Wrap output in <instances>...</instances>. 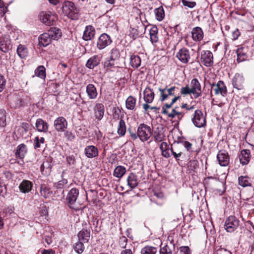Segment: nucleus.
<instances>
[{"mask_svg":"<svg viewBox=\"0 0 254 254\" xmlns=\"http://www.w3.org/2000/svg\"><path fill=\"white\" fill-rule=\"evenodd\" d=\"M17 53L21 58H24L27 55V50L24 46L20 45L17 49Z\"/></svg>","mask_w":254,"mask_h":254,"instance_id":"nucleus-46","label":"nucleus"},{"mask_svg":"<svg viewBox=\"0 0 254 254\" xmlns=\"http://www.w3.org/2000/svg\"><path fill=\"white\" fill-rule=\"evenodd\" d=\"M251 158V152L249 149H243L241 152L240 155V161L244 165L248 164Z\"/></svg>","mask_w":254,"mask_h":254,"instance_id":"nucleus-24","label":"nucleus"},{"mask_svg":"<svg viewBox=\"0 0 254 254\" xmlns=\"http://www.w3.org/2000/svg\"><path fill=\"white\" fill-rule=\"evenodd\" d=\"M136 104V99L132 96H129L126 100V106L127 109L133 110Z\"/></svg>","mask_w":254,"mask_h":254,"instance_id":"nucleus-40","label":"nucleus"},{"mask_svg":"<svg viewBox=\"0 0 254 254\" xmlns=\"http://www.w3.org/2000/svg\"><path fill=\"white\" fill-rule=\"evenodd\" d=\"M239 184L243 187L251 186L252 182L247 176H240L238 179Z\"/></svg>","mask_w":254,"mask_h":254,"instance_id":"nucleus-37","label":"nucleus"},{"mask_svg":"<svg viewBox=\"0 0 254 254\" xmlns=\"http://www.w3.org/2000/svg\"><path fill=\"white\" fill-rule=\"evenodd\" d=\"M160 149L161 150V154L163 157L167 158L170 157V147L167 142H161L160 145Z\"/></svg>","mask_w":254,"mask_h":254,"instance_id":"nucleus-29","label":"nucleus"},{"mask_svg":"<svg viewBox=\"0 0 254 254\" xmlns=\"http://www.w3.org/2000/svg\"><path fill=\"white\" fill-rule=\"evenodd\" d=\"M54 126L58 131H64L67 127V122L63 117L57 118L54 122Z\"/></svg>","mask_w":254,"mask_h":254,"instance_id":"nucleus-12","label":"nucleus"},{"mask_svg":"<svg viewBox=\"0 0 254 254\" xmlns=\"http://www.w3.org/2000/svg\"><path fill=\"white\" fill-rule=\"evenodd\" d=\"M67 182L66 180H63L56 183L54 185V187L57 189L59 190L60 192L61 193V197L64 196V190H63V188L64 185H65L67 184Z\"/></svg>","mask_w":254,"mask_h":254,"instance_id":"nucleus-45","label":"nucleus"},{"mask_svg":"<svg viewBox=\"0 0 254 254\" xmlns=\"http://www.w3.org/2000/svg\"><path fill=\"white\" fill-rule=\"evenodd\" d=\"M90 236V231L83 229L78 234L79 241L85 243L88 242Z\"/></svg>","mask_w":254,"mask_h":254,"instance_id":"nucleus-28","label":"nucleus"},{"mask_svg":"<svg viewBox=\"0 0 254 254\" xmlns=\"http://www.w3.org/2000/svg\"><path fill=\"white\" fill-rule=\"evenodd\" d=\"M190 86L191 93L194 95L195 98H197L201 96V85L196 78H193L191 80Z\"/></svg>","mask_w":254,"mask_h":254,"instance_id":"nucleus-14","label":"nucleus"},{"mask_svg":"<svg viewBox=\"0 0 254 254\" xmlns=\"http://www.w3.org/2000/svg\"><path fill=\"white\" fill-rule=\"evenodd\" d=\"M184 116L183 112H179L177 110L176 113L175 115H171L170 118L174 119L175 121L179 122V121L183 118Z\"/></svg>","mask_w":254,"mask_h":254,"instance_id":"nucleus-52","label":"nucleus"},{"mask_svg":"<svg viewBox=\"0 0 254 254\" xmlns=\"http://www.w3.org/2000/svg\"><path fill=\"white\" fill-rule=\"evenodd\" d=\"M6 192V188L3 183L0 182V195L4 197Z\"/></svg>","mask_w":254,"mask_h":254,"instance_id":"nucleus-58","label":"nucleus"},{"mask_svg":"<svg viewBox=\"0 0 254 254\" xmlns=\"http://www.w3.org/2000/svg\"><path fill=\"white\" fill-rule=\"evenodd\" d=\"M178 109V108H175L173 109L171 112H169V111L168 110H167L165 108H163L162 113L163 114H165V115H167V116L169 118H170V115H175Z\"/></svg>","mask_w":254,"mask_h":254,"instance_id":"nucleus-55","label":"nucleus"},{"mask_svg":"<svg viewBox=\"0 0 254 254\" xmlns=\"http://www.w3.org/2000/svg\"><path fill=\"white\" fill-rule=\"evenodd\" d=\"M62 11L65 15L71 19L74 20L78 18V10L72 1H64L63 4Z\"/></svg>","mask_w":254,"mask_h":254,"instance_id":"nucleus-1","label":"nucleus"},{"mask_svg":"<svg viewBox=\"0 0 254 254\" xmlns=\"http://www.w3.org/2000/svg\"><path fill=\"white\" fill-rule=\"evenodd\" d=\"M126 132V126L125 121L121 119L118 127V133L121 136H124Z\"/></svg>","mask_w":254,"mask_h":254,"instance_id":"nucleus-39","label":"nucleus"},{"mask_svg":"<svg viewBox=\"0 0 254 254\" xmlns=\"http://www.w3.org/2000/svg\"><path fill=\"white\" fill-rule=\"evenodd\" d=\"M6 113L4 110L0 109V127H4L6 125Z\"/></svg>","mask_w":254,"mask_h":254,"instance_id":"nucleus-47","label":"nucleus"},{"mask_svg":"<svg viewBox=\"0 0 254 254\" xmlns=\"http://www.w3.org/2000/svg\"><path fill=\"white\" fill-rule=\"evenodd\" d=\"M99 151L97 146L92 145H87L84 149V154L86 158L92 159L99 156Z\"/></svg>","mask_w":254,"mask_h":254,"instance_id":"nucleus-7","label":"nucleus"},{"mask_svg":"<svg viewBox=\"0 0 254 254\" xmlns=\"http://www.w3.org/2000/svg\"><path fill=\"white\" fill-rule=\"evenodd\" d=\"M52 40H57L62 36L61 30L57 28L53 27L48 31Z\"/></svg>","mask_w":254,"mask_h":254,"instance_id":"nucleus-31","label":"nucleus"},{"mask_svg":"<svg viewBox=\"0 0 254 254\" xmlns=\"http://www.w3.org/2000/svg\"><path fill=\"white\" fill-rule=\"evenodd\" d=\"M51 37L48 32L43 33L39 38V43L43 47L48 46L51 43Z\"/></svg>","mask_w":254,"mask_h":254,"instance_id":"nucleus-27","label":"nucleus"},{"mask_svg":"<svg viewBox=\"0 0 254 254\" xmlns=\"http://www.w3.org/2000/svg\"><path fill=\"white\" fill-rule=\"evenodd\" d=\"M37 130L39 132L46 133L48 131V123L42 119H38L35 124Z\"/></svg>","mask_w":254,"mask_h":254,"instance_id":"nucleus-21","label":"nucleus"},{"mask_svg":"<svg viewBox=\"0 0 254 254\" xmlns=\"http://www.w3.org/2000/svg\"><path fill=\"white\" fill-rule=\"evenodd\" d=\"M182 4L186 7L192 8L196 5V2L192 1H189L187 0H181Z\"/></svg>","mask_w":254,"mask_h":254,"instance_id":"nucleus-53","label":"nucleus"},{"mask_svg":"<svg viewBox=\"0 0 254 254\" xmlns=\"http://www.w3.org/2000/svg\"><path fill=\"white\" fill-rule=\"evenodd\" d=\"M95 33V29L93 26H87L83 33V39L85 41L91 40L94 37Z\"/></svg>","mask_w":254,"mask_h":254,"instance_id":"nucleus-23","label":"nucleus"},{"mask_svg":"<svg viewBox=\"0 0 254 254\" xmlns=\"http://www.w3.org/2000/svg\"><path fill=\"white\" fill-rule=\"evenodd\" d=\"M245 79L243 75L237 73L232 79V84L234 88L238 90L244 88Z\"/></svg>","mask_w":254,"mask_h":254,"instance_id":"nucleus-11","label":"nucleus"},{"mask_svg":"<svg viewBox=\"0 0 254 254\" xmlns=\"http://www.w3.org/2000/svg\"><path fill=\"white\" fill-rule=\"evenodd\" d=\"M138 138L143 142L147 141L151 136L150 127L144 124H141L137 128Z\"/></svg>","mask_w":254,"mask_h":254,"instance_id":"nucleus-2","label":"nucleus"},{"mask_svg":"<svg viewBox=\"0 0 254 254\" xmlns=\"http://www.w3.org/2000/svg\"><path fill=\"white\" fill-rule=\"evenodd\" d=\"M35 74L36 76L44 79L46 77V69L43 65L39 66L35 70Z\"/></svg>","mask_w":254,"mask_h":254,"instance_id":"nucleus-43","label":"nucleus"},{"mask_svg":"<svg viewBox=\"0 0 254 254\" xmlns=\"http://www.w3.org/2000/svg\"><path fill=\"white\" fill-rule=\"evenodd\" d=\"M192 122L193 125L197 127H203L206 125L205 116L201 110H196L195 111Z\"/></svg>","mask_w":254,"mask_h":254,"instance_id":"nucleus-5","label":"nucleus"},{"mask_svg":"<svg viewBox=\"0 0 254 254\" xmlns=\"http://www.w3.org/2000/svg\"><path fill=\"white\" fill-rule=\"evenodd\" d=\"M176 88L175 86H172L169 88L167 87L164 88H159L158 90L160 92V100L163 101L166 100L169 96H174Z\"/></svg>","mask_w":254,"mask_h":254,"instance_id":"nucleus-15","label":"nucleus"},{"mask_svg":"<svg viewBox=\"0 0 254 254\" xmlns=\"http://www.w3.org/2000/svg\"><path fill=\"white\" fill-rule=\"evenodd\" d=\"M64 135L69 140H72L75 138V136L73 133L71 131L68 130L65 131Z\"/></svg>","mask_w":254,"mask_h":254,"instance_id":"nucleus-62","label":"nucleus"},{"mask_svg":"<svg viewBox=\"0 0 254 254\" xmlns=\"http://www.w3.org/2000/svg\"><path fill=\"white\" fill-rule=\"evenodd\" d=\"M27 152L26 146L24 144H21L17 146L15 153L17 158L23 159Z\"/></svg>","mask_w":254,"mask_h":254,"instance_id":"nucleus-32","label":"nucleus"},{"mask_svg":"<svg viewBox=\"0 0 254 254\" xmlns=\"http://www.w3.org/2000/svg\"><path fill=\"white\" fill-rule=\"evenodd\" d=\"M101 57L99 55H94L90 57L86 63V66L89 69H93L97 66L100 63Z\"/></svg>","mask_w":254,"mask_h":254,"instance_id":"nucleus-18","label":"nucleus"},{"mask_svg":"<svg viewBox=\"0 0 254 254\" xmlns=\"http://www.w3.org/2000/svg\"><path fill=\"white\" fill-rule=\"evenodd\" d=\"M40 20L47 25H53L56 17L51 12L42 11L39 15Z\"/></svg>","mask_w":254,"mask_h":254,"instance_id":"nucleus-6","label":"nucleus"},{"mask_svg":"<svg viewBox=\"0 0 254 254\" xmlns=\"http://www.w3.org/2000/svg\"><path fill=\"white\" fill-rule=\"evenodd\" d=\"M155 14L156 19L160 21L163 20L165 16V12L164 8L162 6H160L158 8L155 9L154 10Z\"/></svg>","mask_w":254,"mask_h":254,"instance_id":"nucleus-41","label":"nucleus"},{"mask_svg":"<svg viewBox=\"0 0 254 254\" xmlns=\"http://www.w3.org/2000/svg\"><path fill=\"white\" fill-rule=\"evenodd\" d=\"M126 168L123 166H118L115 168L113 175L119 179L122 178L126 173Z\"/></svg>","mask_w":254,"mask_h":254,"instance_id":"nucleus-34","label":"nucleus"},{"mask_svg":"<svg viewBox=\"0 0 254 254\" xmlns=\"http://www.w3.org/2000/svg\"><path fill=\"white\" fill-rule=\"evenodd\" d=\"M120 57V53L116 48H113L111 51L110 59L111 61H116L119 59Z\"/></svg>","mask_w":254,"mask_h":254,"instance_id":"nucleus-49","label":"nucleus"},{"mask_svg":"<svg viewBox=\"0 0 254 254\" xmlns=\"http://www.w3.org/2000/svg\"><path fill=\"white\" fill-rule=\"evenodd\" d=\"M127 185L131 189H133L138 185L137 176L133 173L129 174L127 178Z\"/></svg>","mask_w":254,"mask_h":254,"instance_id":"nucleus-25","label":"nucleus"},{"mask_svg":"<svg viewBox=\"0 0 254 254\" xmlns=\"http://www.w3.org/2000/svg\"><path fill=\"white\" fill-rule=\"evenodd\" d=\"M111 43L112 40L111 37L107 34L104 33L101 34L99 37L97 43V47L99 50H102L110 45Z\"/></svg>","mask_w":254,"mask_h":254,"instance_id":"nucleus-8","label":"nucleus"},{"mask_svg":"<svg viewBox=\"0 0 254 254\" xmlns=\"http://www.w3.org/2000/svg\"><path fill=\"white\" fill-rule=\"evenodd\" d=\"M160 254H172V250L167 245L161 247L159 250Z\"/></svg>","mask_w":254,"mask_h":254,"instance_id":"nucleus-50","label":"nucleus"},{"mask_svg":"<svg viewBox=\"0 0 254 254\" xmlns=\"http://www.w3.org/2000/svg\"><path fill=\"white\" fill-rule=\"evenodd\" d=\"M86 93L90 100L96 99L98 96L97 88L93 84H89L86 86Z\"/></svg>","mask_w":254,"mask_h":254,"instance_id":"nucleus-20","label":"nucleus"},{"mask_svg":"<svg viewBox=\"0 0 254 254\" xmlns=\"http://www.w3.org/2000/svg\"><path fill=\"white\" fill-rule=\"evenodd\" d=\"M180 252L183 254H191V251L188 246L181 247Z\"/></svg>","mask_w":254,"mask_h":254,"instance_id":"nucleus-60","label":"nucleus"},{"mask_svg":"<svg viewBox=\"0 0 254 254\" xmlns=\"http://www.w3.org/2000/svg\"><path fill=\"white\" fill-rule=\"evenodd\" d=\"M211 86L215 94H221L223 96L226 95L227 92V88L223 81L220 80L216 84L213 83Z\"/></svg>","mask_w":254,"mask_h":254,"instance_id":"nucleus-10","label":"nucleus"},{"mask_svg":"<svg viewBox=\"0 0 254 254\" xmlns=\"http://www.w3.org/2000/svg\"><path fill=\"white\" fill-rule=\"evenodd\" d=\"M219 164L221 166H226L229 163V156L225 151H220L217 155Z\"/></svg>","mask_w":254,"mask_h":254,"instance_id":"nucleus-17","label":"nucleus"},{"mask_svg":"<svg viewBox=\"0 0 254 254\" xmlns=\"http://www.w3.org/2000/svg\"><path fill=\"white\" fill-rule=\"evenodd\" d=\"M32 188V183L28 180H23L19 186L20 191L24 193L29 192Z\"/></svg>","mask_w":254,"mask_h":254,"instance_id":"nucleus-26","label":"nucleus"},{"mask_svg":"<svg viewBox=\"0 0 254 254\" xmlns=\"http://www.w3.org/2000/svg\"><path fill=\"white\" fill-rule=\"evenodd\" d=\"M213 54L209 51H203L201 55V62L206 66H210L213 64Z\"/></svg>","mask_w":254,"mask_h":254,"instance_id":"nucleus-9","label":"nucleus"},{"mask_svg":"<svg viewBox=\"0 0 254 254\" xmlns=\"http://www.w3.org/2000/svg\"><path fill=\"white\" fill-rule=\"evenodd\" d=\"M40 193L45 198H48L51 195L52 192L45 185H42L40 187Z\"/></svg>","mask_w":254,"mask_h":254,"instance_id":"nucleus-42","label":"nucleus"},{"mask_svg":"<svg viewBox=\"0 0 254 254\" xmlns=\"http://www.w3.org/2000/svg\"><path fill=\"white\" fill-rule=\"evenodd\" d=\"M79 195V190L76 188L71 189L68 192L66 201L68 206L71 209H76V201Z\"/></svg>","mask_w":254,"mask_h":254,"instance_id":"nucleus-3","label":"nucleus"},{"mask_svg":"<svg viewBox=\"0 0 254 254\" xmlns=\"http://www.w3.org/2000/svg\"><path fill=\"white\" fill-rule=\"evenodd\" d=\"M93 111L95 118L98 121H100L103 118L105 112L104 106L102 103H96L93 107Z\"/></svg>","mask_w":254,"mask_h":254,"instance_id":"nucleus-16","label":"nucleus"},{"mask_svg":"<svg viewBox=\"0 0 254 254\" xmlns=\"http://www.w3.org/2000/svg\"><path fill=\"white\" fill-rule=\"evenodd\" d=\"M10 47V41L4 39L0 41V50L4 53L7 52Z\"/></svg>","mask_w":254,"mask_h":254,"instance_id":"nucleus-44","label":"nucleus"},{"mask_svg":"<svg viewBox=\"0 0 254 254\" xmlns=\"http://www.w3.org/2000/svg\"><path fill=\"white\" fill-rule=\"evenodd\" d=\"M45 139L44 137L39 138L38 136L36 137L34 139V147L35 148H39L41 143H44Z\"/></svg>","mask_w":254,"mask_h":254,"instance_id":"nucleus-54","label":"nucleus"},{"mask_svg":"<svg viewBox=\"0 0 254 254\" xmlns=\"http://www.w3.org/2000/svg\"><path fill=\"white\" fill-rule=\"evenodd\" d=\"M176 56L179 60L184 64L188 63L190 59V52L186 48L181 49Z\"/></svg>","mask_w":254,"mask_h":254,"instance_id":"nucleus-13","label":"nucleus"},{"mask_svg":"<svg viewBox=\"0 0 254 254\" xmlns=\"http://www.w3.org/2000/svg\"><path fill=\"white\" fill-rule=\"evenodd\" d=\"M240 34L241 33L238 29H236L232 33L233 39L234 40L238 39L239 37L240 36Z\"/></svg>","mask_w":254,"mask_h":254,"instance_id":"nucleus-63","label":"nucleus"},{"mask_svg":"<svg viewBox=\"0 0 254 254\" xmlns=\"http://www.w3.org/2000/svg\"><path fill=\"white\" fill-rule=\"evenodd\" d=\"M74 249L75 251L79 254H80L82 253L84 250V246L83 245V242L82 241H79V242L75 243V244L74 245Z\"/></svg>","mask_w":254,"mask_h":254,"instance_id":"nucleus-48","label":"nucleus"},{"mask_svg":"<svg viewBox=\"0 0 254 254\" xmlns=\"http://www.w3.org/2000/svg\"><path fill=\"white\" fill-rule=\"evenodd\" d=\"M181 93L182 95H187L189 94H192L191 90L190 88L189 87L188 85H187L185 87H182L181 89Z\"/></svg>","mask_w":254,"mask_h":254,"instance_id":"nucleus-56","label":"nucleus"},{"mask_svg":"<svg viewBox=\"0 0 254 254\" xmlns=\"http://www.w3.org/2000/svg\"><path fill=\"white\" fill-rule=\"evenodd\" d=\"M244 50V48L241 47L236 50L237 55V60L238 63L242 62L246 60L248 58L247 54Z\"/></svg>","mask_w":254,"mask_h":254,"instance_id":"nucleus-33","label":"nucleus"},{"mask_svg":"<svg viewBox=\"0 0 254 254\" xmlns=\"http://www.w3.org/2000/svg\"><path fill=\"white\" fill-rule=\"evenodd\" d=\"M192 40L196 42H200L203 38V32L199 27L193 28L191 32Z\"/></svg>","mask_w":254,"mask_h":254,"instance_id":"nucleus-19","label":"nucleus"},{"mask_svg":"<svg viewBox=\"0 0 254 254\" xmlns=\"http://www.w3.org/2000/svg\"><path fill=\"white\" fill-rule=\"evenodd\" d=\"M154 98V93L153 89L149 87L145 88L143 91V99L146 103H151Z\"/></svg>","mask_w":254,"mask_h":254,"instance_id":"nucleus-22","label":"nucleus"},{"mask_svg":"<svg viewBox=\"0 0 254 254\" xmlns=\"http://www.w3.org/2000/svg\"><path fill=\"white\" fill-rule=\"evenodd\" d=\"M29 129L30 125L28 123H23L20 126L17 127L15 132L20 136H22L28 132Z\"/></svg>","mask_w":254,"mask_h":254,"instance_id":"nucleus-30","label":"nucleus"},{"mask_svg":"<svg viewBox=\"0 0 254 254\" xmlns=\"http://www.w3.org/2000/svg\"><path fill=\"white\" fill-rule=\"evenodd\" d=\"M249 141H250L249 144L251 146H254V132L249 134Z\"/></svg>","mask_w":254,"mask_h":254,"instance_id":"nucleus-64","label":"nucleus"},{"mask_svg":"<svg viewBox=\"0 0 254 254\" xmlns=\"http://www.w3.org/2000/svg\"><path fill=\"white\" fill-rule=\"evenodd\" d=\"M5 80L3 76L0 75V92L4 88L5 86Z\"/></svg>","mask_w":254,"mask_h":254,"instance_id":"nucleus-61","label":"nucleus"},{"mask_svg":"<svg viewBox=\"0 0 254 254\" xmlns=\"http://www.w3.org/2000/svg\"><path fill=\"white\" fill-rule=\"evenodd\" d=\"M240 221L234 216L228 217L225 220L224 228L227 232H233L239 226Z\"/></svg>","mask_w":254,"mask_h":254,"instance_id":"nucleus-4","label":"nucleus"},{"mask_svg":"<svg viewBox=\"0 0 254 254\" xmlns=\"http://www.w3.org/2000/svg\"><path fill=\"white\" fill-rule=\"evenodd\" d=\"M165 137V135L163 131H158L154 132V138L156 141H162Z\"/></svg>","mask_w":254,"mask_h":254,"instance_id":"nucleus-51","label":"nucleus"},{"mask_svg":"<svg viewBox=\"0 0 254 254\" xmlns=\"http://www.w3.org/2000/svg\"><path fill=\"white\" fill-rule=\"evenodd\" d=\"M127 238L125 236H122L120 238L119 241V244L122 248H125L127 246Z\"/></svg>","mask_w":254,"mask_h":254,"instance_id":"nucleus-57","label":"nucleus"},{"mask_svg":"<svg viewBox=\"0 0 254 254\" xmlns=\"http://www.w3.org/2000/svg\"><path fill=\"white\" fill-rule=\"evenodd\" d=\"M182 145L187 149L188 151L190 152L191 150L192 144L188 141H185L182 142Z\"/></svg>","mask_w":254,"mask_h":254,"instance_id":"nucleus-59","label":"nucleus"},{"mask_svg":"<svg viewBox=\"0 0 254 254\" xmlns=\"http://www.w3.org/2000/svg\"><path fill=\"white\" fill-rule=\"evenodd\" d=\"M158 251V248L151 246H146L141 250V254H156Z\"/></svg>","mask_w":254,"mask_h":254,"instance_id":"nucleus-35","label":"nucleus"},{"mask_svg":"<svg viewBox=\"0 0 254 254\" xmlns=\"http://www.w3.org/2000/svg\"><path fill=\"white\" fill-rule=\"evenodd\" d=\"M157 34V27L156 26L152 27L149 30L150 39L152 43H155L158 41Z\"/></svg>","mask_w":254,"mask_h":254,"instance_id":"nucleus-36","label":"nucleus"},{"mask_svg":"<svg viewBox=\"0 0 254 254\" xmlns=\"http://www.w3.org/2000/svg\"><path fill=\"white\" fill-rule=\"evenodd\" d=\"M130 64L133 68L138 67L141 64V59L137 55H131L130 58Z\"/></svg>","mask_w":254,"mask_h":254,"instance_id":"nucleus-38","label":"nucleus"}]
</instances>
